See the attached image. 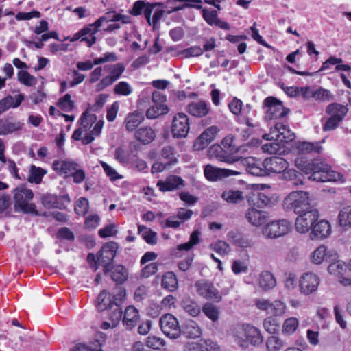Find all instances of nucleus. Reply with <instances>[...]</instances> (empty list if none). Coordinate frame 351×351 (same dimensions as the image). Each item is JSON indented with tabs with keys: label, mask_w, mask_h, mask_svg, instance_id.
I'll use <instances>...</instances> for the list:
<instances>
[{
	"label": "nucleus",
	"mask_w": 351,
	"mask_h": 351,
	"mask_svg": "<svg viewBox=\"0 0 351 351\" xmlns=\"http://www.w3.org/2000/svg\"><path fill=\"white\" fill-rule=\"evenodd\" d=\"M295 165L304 173L311 174L309 178L317 182L341 180L342 176L332 171L329 165L318 160L311 161L295 159Z\"/></svg>",
	"instance_id": "obj_1"
},
{
	"label": "nucleus",
	"mask_w": 351,
	"mask_h": 351,
	"mask_svg": "<svg viewBox=\"0 0 351 351\" xmlns=\"http://www.w3.org/2000/svg\"><path fill=\"white\" fill-rule=\"evenodd\" d=\"M119 248V245L117 242L109 241L103 244L96 256L89 253V268H93L96 271L97 265H101L104 272L107 274L108 267L115 258Z\"/></svg>",
	"instance_id": "obj_2"
},
{
	"label": "nucleus",
	"mask_w": 351,
	"mask_h": 351,
	"mask_svg": "<svg viewBox=\"0 0 351 351\" xmlns=\"http://www.w3.org/2000/svg\"><path fill=\"white\" fill-rule=\"evenodd\" d=\"M282 206L286 211L293 210L296 215L313 207L311 205L309 193L304 191H292L284 199Z\"/></svg>",
	"instance_id": "obj_3"
},
{
	"label": "nucleus",
	"mask_w": 351,
	"mask_h": 351,
	"mask_svg": "<svg viewBox=\"0 0 351 351\" xmlns=\"http://www.w3.org/2000/svg\"><path fill=\"white\" fill-rule=\"evenodd\" d=\"M34 193L32 189L21 185L14 190V208L16 211L38 215L34 204L32 203Z\"/></svg>",
	"instance_id": "obj_4"
},
{
	"label": "nucleus",
	"mask_w": 351,
	"mask_h": 351,
	"mask_svg": "<svg viewBox=\"0 0 351 351\" xmlns=\"http://www.w3.org/2000/svg\"><path fill=\"white\" fill-rule=\"evenodd\" d=\"M298 215L295 226L296 231L300 233H306L312 230L319 218V212L314 207Z\"/></svg>",
	"instance_id": "obj_5"
},
{
	"label": "nucleus",
	"mask_w": 351,
	"mask_h": 351,
	"mask_svg": "<svg viewBox=\"0 0 351 351\" xmlns=\"http://www.w3.org/2000/svg\"><path fill=\"white\" fill-rule=\"evenodd\" d=\"M263 108L265 109V119H276L284 117L289 113L282 103L274 97H267L263 101Z\"/></svg>",
	"instance_id": "obj_6"
},
{
	"label": "nucleus",
	"mask_w": 351,
	"mask_h": 351,
	"mask_svg": "<svg viewBox=\"0 0 351 351\" xmlns=\"http://www.w3.org/2000/svg\"><path fill=\"white\" fill-rule=\"evenodd\" d=\"M190 130L189 119L183 112L177 113L173 118L171 125V132L173 138H182L186 137Z\"/></svg>",
	"instance_id": "obj_7"
},
{
	"label": "nucleus",
	"mask_w": 351,
	"mask_h": 351,
	"mask_svg": "<svg viewBox=\"0 0 351 351\" xmlns=\"http://www.w3.org/2000/svg\"><path fill=\"white\" fill-rule=\"evenodd\" d=\"M160 326L162 332L171 339H177L181 334L178 321L171 314L167 313L161 317Z\"/></svg>",
	"instance_id": "obj_8"
},
{
	"label": "nucleus",
	"mask_w": 351,
	"mask_h": 351,
	"mask_svg": "<svg viewBox=\"0 0 351 351\" xmlns=\"http://www.w3.org/2000/svg\"><path fill=\"white\" fill-rule=\"evenodd\" d=\"M291 230L290 223L285 219L273 221L263 229V234L267 238H277L287 234Z\"/></svg>",
	"instance_id": "obj_9"
},
{
	"label": "nucleus",
	"mask_w": 351,
	"mask_h": 351,
	"mask_svg": "<svg viewBox=\"0 0 351 351\" xmlns=\"http://www.w3.org/2000/svg\"><path fill=\"white\" fill-rule=\"evenodd\" d=\"M126 296L125 290L121 289L116 295H111L106 291H102L98 295L96 302V307L100 312L108 310L112 308V304H115L117 300H124Z\"/></svg>",
	"instance_id": "obj_10"
},
{
	"label": "nucleus",
	"mask_w": 351,
	"mask_h": 351,
	"mask_svg": "<svg viewBox=\"0 0 351 351\" xmlns=\"http://www.w3.org/2000/svg\"><path fill=\"white\" fill-rule=\"evenodd\" d=\"M241 174L239 170H232L216 167L210 164L205 165L204 175L205 178L211 182H216L225 178Z\"/></svg>",
	"instance_id": "obj_11"
},
{
	"label": "nucleus",
	"mask_w": 351,
	"mask_h": 351,
	"mask_svg": "<svg viewBox=\"0 0 351 351\" xmlns=\"http://www.w3.org/2000/svg\"><path fill=\"white\" fill-rule=\"evenodd\" d=\"M320 283L319 278L312 272L304 273L300 278L299 287L301 293L308 295L315 292Z\"/></svg>",
	"instance_id": "obj_12"
},
{
	"label": "nucleus",
	"mask_w": 351,
	"mask_h": 351,
	"mask_svg": "<svg viewBox=\"0 0 351 351\" xmlns=\"http://www.w3.org/2000/svg\"><path fill=\"white\" fill-rule=\"evenodd\" d=\"M197 291L199 295L209 300L219 302L221 295L215 286L207 281H197L195 284Z\"/></svg>",
	"instance_id": "obj_13"
},
{
	"label": "nucleus",
	"mask_w": 351,
	"mask_h": 351,
	"mask_svg": "<svg viewBox=\"0 0 351 351\" xmlns=\"http://www.w3.org/2000/svg\"><path fill=\"white\" fill-rule=\"evenodd\" d=\"M241 165H246V171L251 175L255 176H267V171L265 169L264 160L261 161L255 158H240V161L238 162Z\"/></svg>",
	"instance_id": "obj_14"
},
{
	"label": "nucleus",
	"mask_w": 351,
	"mask_h": 351,
	"mask_svg": "<svg viewBox=\"0 0 351 351\" xmlns=\"http://www.w3.org/2000/svg\"><path fill=\"white\" fill-rule=\"evenodd\" d=\"M267 175L271 173H280L289 167V162L282 157L271 156L264 160Z\"/></svg>",
	"instance_id": "obj_15"
},
{
	"label": "nucleus",
	"mask_w": 351,
	"mask_h": 351,
	"mask_svg": "<svg viewBox=\"0 0 351 351\" xmlns=\"http://www.w3.org/2000/svg\"><path fill=\"white\" fill-rule=\"evenodd\" d=\"M125 71L123 63H117L109 66V75L104 77L97 84V90H101L117 81Z\"/></svg>",
	"instance_id": "obj_16"
},
{
	"label": "nucleus",
	"mask_w": 351,
	"mask_h": 351,
	"mask_svg": "<svg viewBox=\"0 0 351 351\" xmlns=\"http://www.w3.org/2000/svg\"><path fill=\"white\" fill-rule=\"evenodd\" d=\"M140 322L139 311L134 306H128L123 312L122 324L128 330H132Z\"/></svg>",
	"instance_id": "obj_17"
},
{
	"label": "nucleus",
	"mask_w": 351,
	"mask_h": 351,
	"mask_svg": "<svg viewBox=\"0 0 351 351\" xmlns=\"http://www.w3.org/2000/svg\"><path fill=\"white\" fill-rule=\"evenodd\" d=\"M209 155L215 157L218 160L227 163L239 162L240 158H234L232 154L222 145L216 144L212 145L209 149Z\"/></svg>",
	"instance_id": "obj_18"
},
{
	"label": "nucleus",
	"mask_w": 351,
	"mask_h": 351,
	"mask_svg": "<svg viewBox=\"0 0 351 351\" xmlns=\"http://www.w3.org/2000/svg\"><path fill=\"white\" fill-rule=\"evenodd\" d=\"M24 123L13 119H0V135L5 136L22 130Z\"/></svg>",
	"instance_id": "obj_19"
},
{
	"label": "nucleus",
	"mask_w": 351,
	"mask_h": 351,
	"mask_svg": "<svg viewBox=\"0 0 351 351\" xmlns=\"http://www.w3.org/2000/svg\"><path fill=\"white\" fill-rule=\"evenodd\" d=\"M88 108L84 111L80 118V125L74 131L72 138L75 141L82 140L83 144H88Z\"/></svg>",
	"instance_id": "obj_20"
},
{
	"label": "nucleus",
	"mask_w": 351,
	"mask_h": 351,
	"mask_svg": "<svg viewBox=\"0 0 351 351\" xmlns=\"http://www.w3.org/2000/svg\"><path fill=\"white\" fill-rule=\"evenodd\" d=\"M186 111L193 117L202 118L209 114L210 108L204 101H193L187 105Z\"/></svg>",
	"instance_id": "obj_21"
},
{
	"label": "nucleus",
	"mask_w": 351,
	"mask_h": 351,
	"mask_svg": "<svg viewBox=\"0 0 351 351\" xmlns=\"http://www.w3.org/2000/svg\"><path fill=\"white\" fill-rule=\"evenodd\" d=\"M202 17L210 25H215L219 28L225 30L230 29V25L218 17V14L216 10H210L208 9H202Z\"/></svg>",
	"instance_id": "obj_22"
},
{
	"label": "nucleus",
	"mask_w": 351,
	"mask_h": 351,
	"mask_svg": "<svg viewBox=\"0 0 351 351\" xmlns=\"http://www.w3.org/2000/svg\"><path fill=\"white\" fill-rule=\"evenodd\" d=\"M268 217L265 211L258 210L254 208L247 210L245 218L247 221L254 226H260L264 224Z\"/></svg>",
	"instance_id": "obj_23"
},
{
	"label": "nucleus",
	"mask_w": 351,
	"mask_h": 351,
	"mask_svg": "<svg viewBox=\"0 0 351 351\" xmlns=\"http://www.w3.org/2000/svg\"><path fill=\"white\" fill-rule=\"evenodd\" d=\"M245 335L246 339L254 346H259L263 341V337L260 330L256 327L247 324L241 329Z\"/></svg>",
	"instance_id": "obj_24"
},
{
	"label": "nucleus",
	"mask_w": 351,
	"mask_h": 351,
	"mask_svg": "<svg viewBox=\"0 0 351 351\" xmlns=\"http://www.w3.org/2000/svg\"><path fill=\"white\" fill-rule=\"evenodd\" d=\"M111 279L117 284L125 282L129 276L128 270L122 265L112 266L110 270L108 269Z\"/></svg>",
	"instance_id": "obj_25"
},
{
	"label": "nucleus",
	"mask_w": 351,
	"mask_h": 351,
	"mask_svg": "<svg viewBox=\"0 0 351 351\" xmlns=\"http://www.w3.org/2000/svg\"><path fill=\"white\" fill-rule=\"evenodd\" d=\"M184 185V180L179 176H171L166 179L165 181H158L157 186L161 191H171Z\"/></svg>",
	"instance_id": "obj_26"
},
{
	"label": "nucleus",
	"mask_w": 351,
	"mask_h": 351,
	"mask_svg": "<svg viewBox=\"0 0 351 351\" xmlns=\"http://www.w3.org/2000/svg\"><path fill=\"white\" fill-rule=\"evenodd\" d=\"M321 142L310 143V142H298L296 144L295 149L298 154H319L322 151Z\"/></svg>",
	"instance_id": "obj_27"
},
{
	"label": "nucleus",
	"mask_w": 351,
	"mask_h": 351,
	"mask_svg": "<svg viewBox=\"0 0 351 351\" xmlns=\"http://www.w3.org/2000/svg\"><path fill=\"white\" fill-rule=\"evenodd\" d=\"M77 167V164L71 161L56 160L53 162V169L60 175L66 176H71Z\"/></svg>",
	"instance_id": "obj_28"
},
{
	"label": "nucleus",
	"mask_w": 351,
	"mask_h": 351,
	"mask_svg": "<svg viewBox=\"0 0 351 351\" xmlns=\"http://www.w3.org/2000/svg\"><path fill=\"white\" fill-rule=\"evenodd\" d=\"M144 119L143 114L138 111L129 113L124 120L126 130L128 131L134 130L144 121Z\"/></svg>",
	"instance_id": "obj_29"
},
{
	"label": "nucleus",
	"mask_w": 351,
	"mask_h": 351,
	"mask_svg": "<svg viewBox=\"0 0 351 351\" xmlns=\"http://www.w3.org/2000/svg\"><path fill=\"white\" fill-rule=\"evenodd\" d=\"M135 137L142 143L148 144L154 140L156 133L151 127H141L136 130Z\"/></svg>",
	"instance_id": "obj_30"
},
{
	"label": "nucleus",
	"mask_w": 351,
	"mask_h": 351,
	"mask_svg": "<svg viewBox=\"0 0 351 351\" xmlns=\"http://www.w3.org/2000/svg\"><path fill=\"white\" fill-rule=\"evenodd\" d=\"M258 284L263 290L268 291L276 287V280L273 274L268 271H263L259 275Z\"/></svg>",
	"instance_id": "obj_31"
},
{
	"label": "nucleus",
	"mask_w": 351,
	"mask_h": 351,
	"mask_svg": "<svg viewBox=\"0 0 351 351\" xmlns=\"http://www.w3.org/2000/svg\"><path fill=\"white\" fill-rule=\"evenodd\" d=\"M330 232L329 223L326 220H321L314 225L311 234H313L317 239H324L328 237Z\"/></svg>",
	"instance_id": "obj_32"
},
{
	"label": "nucleus",
	"mask_w": 351,
	"mask_h": 351,
	"mask_svg": "<svg viewBox=\"0 0 351 351\" xmlns=\"http://www.w3.org/2000/svg\"><path fill=\"white\" fill-rule=\"evenodd\" d=\"M348 110L346 106L337 103H332L326 107V113L333 118L339 119L340 121H342L346 115Z\"/></svg>",
	"instance_id": "obj_33"
},
{
	"label": "nucleus",
	"mask_w": 351,
	"mask_h": 351,
	"mask_svg": "<svg viewBox=\"0 0 351 351\" xmlns=\"http://www.w3.org/2000/svg\"><path fill=\"white\" fill-rule=\"evenodd\" d=\"M123 300H117L115 304H112V307L109 308L108 311H110L109 319L112 322L113 326H117L119 324L120 320H122L123 312L121 309V304Z\"/></svg>",
	"instance_id": "obj_34"
},
{
	"label": "nucleus",
	"mask_w": 351,
	"mask_h": 351,
	"mask_svg": "<svg viewBox=\"0 0 351 351\" xmlns=\"http://www.w3.org/2000/svg\"><path fill=\"white\" fill-rule=\"evenodd\" d=\"M221 198L228 204H239L244 199L243 192L239 190L228 189L224 191L221 194Z\"/></svg>",
	"instance_id": "obj_35"
},
{
	"label": "nucleus",
	"mask_w": 351,
	"mask_h": 351,
	"mask_svg": "<svg viewBox=\"0 0 351 351\" xmlns=\"http://www.w3.org/2000/svg\"><path fill=\"white\" fill-rule=\"evenodd\" d=\"M269 140L271 141L267 143L262 146L263 152L280 155L285 152V146L283 143L276 141L275 139Z\"/></svg>",
	"instance_id": "obj_36"
},
{
	"label": "nucleus",
	"mask_w": 351,
	"mask_h": 351,
	"mask_svg": "<svg viewBox=\"0 0 351 351\" xmlns=\"http://www.w3.org/2000/svg\"><path fill=\"white\" fill-rule=\"evenodd\" d=\"M162 287L171 292L178 288V281L174 272L168 271L164 274L162 278Z\"/></svg>",
	"instance_id": "obj_37"
},
{
	"label": "nucleus",
	"mask_w": 351,
	"mask_h": 351,
	"mask_svg": "<svg viewBox=\"0 0 351 351\" xmlns=\"http://www.w3.org/2000/svg\"><path fill=\"white\" fill-rule=\"evenodd\" d=\"M332 256L330 252L327 251V248L324 245H320L313 253L311 261L313 263L319 265L324 261H330V258Z\"/></svg>",
	"instance_id": "obj_38"
},
{
	"label": "nucleus",
	"mask_w": 351,
	"mask_h": 351,
	"mask_svg": "<svg viewBox=\"0 0 351 351\" xmlns=\"http://www.w3.org/2000/svg\"><path fill=\"white\" fill-rule=\"evenodd\" d=\"M169 111V109L166 104H154L147 110L146 117L149 119H154L161 115L167 114Z\"/></svg>",
	"instance_id": "obj_39"
},
{
	"label": "nucleus",
	"mask_w": 351,
	"mask_h": 351,
	"mask_svg": "<svg viewBox=\"0 0 351 351\" xmlns=\"http://www.w3.org/2000/svg\"><path fill=\"white\" fill-rule=\"evenodd\" d=\"M202 330L198 324L192 320L188 321L184 327L183 335L187 338L195 339L199 337Z\"/></svg>",
	"instance_id": "obj_40"
},
{
	"label": "nucleus",
	"mask_w": 351,
	"mask_h": 351,
	"mask_svg": "<svg viewBox=\"0 0 351 351\" xmlns=\"http://www.w3.org/2000/svg\"><path fill=\"white\" fill-rule=\"evenodd\" d=\"M282 173L283 179L291 182L293 186H297L299 184H302L303 181L302 180V175L298 171L288 168Z\"/></svg>",
	"instance_id": "obj_41"
},
{
	"label": "nucleus",
	"mask_w": 351,
	"mask_h": 351,
	"mask_svg": "<svg viewBox=\"0 0 351 351\" xmlns=\"http://www.w3.org/2000/svg\"><path fill=\"white\" fill-rule=\"evenodd\" d=\"M46 171L40 167L31 165L29 170L27 180L30 183L40 184Z\"/></svg>",
	"instance_id": "obj_42"
},
{
	"label": "nucleus",
	"mask_w": 351,
	"mask_h": 351,
	"mask_svg": "<svg viewBox=\"0 0 351 351\" xmlns=\"http://www.w3.org/2000/svg\"><path fill=\"white\" fill-rule=\"evenodd\" d=\"M138 233L142 236L143 239L150 245H155L157 243V234L150 228L139 225L138 226Z\"/></svg>",
	"instance_id": "obj_43"
},
{
	"label": "nucleus",
	"mask_w": 351,
	"mask_h": 351,
	"mask_svg": "<svg viewBox=\"0 0 351 351\" xmlns=\"http://www.w3.org/2000/svg\"><path fill=\"white\" fill-rule=\"evenodd\" d=\"M105 17L106 18V21L108 20L113 22L112 23L108 25V26L104 29L106 32H112L119 29L120 26L117 22L121 21L123 23H126L128 22L129 19L128 16H123L119 14H113L112 19H110V16Z\"/></svg>",
	"instance_id": "obj_44"
},
{
	"label": "nucleus",
	"mask_w": 351,
	"mask_h": 351,
	"mask_svg": "<svg viewBox=\"0 0 351 351\" xmlns=\"http://www.w3.org/2000/svg\"><path fill=\"white\" fill-rule=\"evenodd\" d=\"M202 311L213 322H217L219 318V309L212 303H205L202 307Z\"/></svg>",
	"instance_id": "obj_45"
},
{
	"label": "nucleus",
	"mask_w": 351,
	"mask_h": 351,
	"mask_svg": "<svg viewBox=\"0 0 351 351\" xmlns=\"http://www.w3.org/2000/svg\"><path fill=\"white\" fill-rule=\"evenodd\" d=\"M347 270L346 263L342 261H337L328 266V271L330 274L340 277L343 276Z\"/></svg>",
	"instance_id": "obj_46"
},
{
	"label": "nucleus",
	"mask_w": 351,
	"mask_h": 351,
	"mask_svg": "<svg viewBox=\"0 0 351 351\" xmlns=\"http://www.w3.org/2000/svg\"><path fill=\"white\" fill-rule=\"evenodd\" d=\"M228 236L233 239L234 243L239 247L247 248L251 247L254 245L253 241L249 238L243 235L236 234L234 232H229Z\"/></svg>",
	"instance_id": "obj_47"
},
{
	"label": "nucleus",
	"mask_w": 351,
	"mask_h": 351,
	"mask_svg": "<svg viewBox=\"0 0 351 351\" xmlns=\"http://www.w3.org/2000/svg\"><path fill=\"white\" fill-rule=\"evenodd\" d=\"M182 305L184 311L191 316H197L201 312L200 306L190 299L183 300Z\"/></svg>",
	"instance_id": "obj_48"
},
{
	"label": "nucleus",
	"mask_w": 351,
	"mask_h": 351,
	"mask_svg": "<svg viewBox=\"0 0 351 351\" xmlns=\"http://www.w3.org/2000/svg\"><path fill=\"white\" fill-rule=\"evenodd\" d=\"M18 80L27 86H34L37 83L36 78L27 71H20L17 73Z\"/></svg>",
	"instance_id": "obj_49"
},
{
	"label": "nucleus",
	"mask_w": 351,
	"mask_h": 351,
	"mask_svg": "<svg viewBox=\"0 0 351 351\" xmlns=\"http://www.w3.org/2000/svg\"><path fill=\"white\" fill-rule=\"evenodd\" d=\"M106 336L101 332L95 333L93 341L91 342L92 346H89V351H103L101 347L106 342Z\"/></svg>",
	"instance_id": "obj_50"
},
{
	"label": "nucleus",
	"mask_w": 351,
	"mask_h": 351,
	"mask_svg": "<svg viewBox=\"0 0 351 351\" xmlns=\"http://www.w3.org/2000/svg\"><path fill=\"white\" fill-rule=\"evenodd\" d=\"M339 223L341 226H351V206L341 209L339 213Z\"/></svg>",
	"instance_id": "obj_51"
},
{
	"label": "nucleus",
	"mask_w": 351,
	"mask_h": 351,
	"mask_svg": "<svg viewBox=\"0 0 351 351\" xmlns=\"http://www.w3.org/2000/svg\"><path fill=\"white\" fill-rule=\"evenodd\" d=\"M280 322L275 317H268L263 322V327L270 334H275L279 329Z\"/></svg>",
	"instance_id": "obj_52"
},
{
	"label": "nucleus",
	"mask_w": 351,
	"mask_h": 351,
	"mask_svg": "<svg viewBox=\"0 0 351 351\" xmlns=\"http://www.w3.org/2000/svg\"><path fill=\"white\" fill-rule=\"evenodd\" d=\"M75 212L80 216L84 217V223H88V217L86 214L88 212V199L86 198H80L75 206Z\"/></svg>",
	"instance_id": "obj_53"
},
{
	"label": "nucleus",
	"mask_w": 351,
	"mask_h": 351,
	"mask_svg": "<svg viewBox=\"0 0 351 351\" xmlns=\"http://www.w3.org/2000/svg\"><path fill=\"white\" fill-rule=\"evenodd\" d=\"M106 17H100L93 24L89 25V47L96 41V37L94 34L99 30L101 23L106 21Z\"/></svg>",
	"instance_id": "obj_54"
},
{
	"label": "nucleus",
	"mask_w": 351,
	"mask_h": 351,
	"mask_svg": "<svg viewBox=\"0 0 351 351\" xmlns=\"http://www.w3.org/2000/svg\"><path fill=\"white\" fill-rule=\"evenodd\" d=\"M298 320L295 317L287 319L283 324L282 332L287 335L293 333L298 327Z\"/></svg>",
	"instance_id": "obj_55"
},
{
	"label": "nucleus",
	"mask_w": 351,
	"mask_h": 351,
	"mask_svg": "<svg viewBox=\"0 0 351 351\" xmlns=\"http://www.w3.org/2000/svg\"><path fill=\"white\" fill-rule=\"evenodd\" d=\"M210 247L220 255L227 254L231 250V247L229 244L223 241H218L215 243H211Z\"/></svg>",
	"instance_id": "obj_56"
},
{
	"label": "nucleus",
	"mask_w": 351,
	"mask_h": 351,
	"mask_svg": "<svg viewBox=\"0 0 351 351\" xmlns=\"http://www.w3.org/2000/svg\"><path fill=\"white\" fill-rule=\"evenodd\" d=\"M313 97L316 100L321 101H332L335 99V96L330 93V90L319 88L313 93Z\"/></svg>",
	"instance_id": "obj_57"
},
{
	"label": "nucleus",
	"mask_w": 351,
	"mask_h": 351,
	"mask_svg": "<svg viewBox=\"0 0 351 351\" xmlns=\"http://www.w3.org/2000/svg\"><path fill=\"white\" fill-rule=\"evenodd\" d=\"M288 128H289L282 123H276L274 128H271L270 133L264 134L263 138L265 139H275L276 141L277 138L276 137V135L280 133L282 134V132Z\"/></svg>",
	"instance_id": "obj_58"
},
{
	"label": "nucleus",
	"mask_w": 351,
	"mask_h": 351,
	"mask_svg": "<svg viewBox=\"0 0 351 351\" xmlns=\"http://www.w3.org/2000/svg\"><path fill=\"white\" fill-rule=\"evenodd\" d=\"M57 106L63 111L69 112L73 108L74 104L71 99L70 95L66 94L58 100Z\"/></svg>",
	"instance_id": "obj_59"
},
{
	"label": "nucleus",
	"mask_w": 351,
	"mask_h": 351,
	"mask_svg": "<svg viewBox=\"0 0 351 351\" xmlns=\"http://www.w3.org/2000/svg\"><path fill=\"white\" fill-rule=\"evenodd\" d=\"M8 109L15 108L21 105L24 99L23 94H18L15 96L9 95L4 98Z\"/></svg>",
	"instance_id": "obj_60"
},
{
	"label": "nucleus",
	"mask_w": 351,
	"mask_h": 351,
	"mask_svg": "<svg viewBox=\"0 0 351 351\" xmlns=\"http://www.w3.org/2000/svg\"><path fill=\"white\" fill-rule=\"evenodd\" d=\"M221 145L230 151L231 154L236 153L239 151L237 146L234 144V138L232 134L226 136L222 140Z\"/></svg>",
	"instance_id": "obj_61"
},
{
	"label": "nucleus",
	"mask_w": 351,
	"mask_h": 351,
	"mask_svg": "<svg viewBox=\"0 0 351 351\" xmlns=\"http://www.w3.org/2000/svg\"><path fill=\"white\" fill-rule=\"evenodd\" d=\"M285 309L286 306L283 302L280 300H275L270 304L269 312L274 316H279L285 312Z\"/></svg>",
	"instance_id": "obj_62"
},
{
	"label": "nucleus",
	"mask_w": 351,
	"mask_h": 351,
	"mask_svg": "<svg viewBox=\"0 0 351 351\" xmlns=\"http://www.w3.org/2000/svg\"><path fill=\"white\" fill-rule=\"evenodd\" d=\"M114 92L117 95L127 96L132 93V88L128 83L125 82H120L115 86Z\"/></svg>",
	"instance_id": "obj_63"
},
{
	"label": "nucleus",
	"mask_w": 351,
	"mask_h": 351,
	"mask_svg": "<svg viewBox=\"0 0 351 351\" xmlns=\"http://www.w3.org/2000/svg\"><path fill=\"white\" fill-rule=\"evenodd\" d=\"M282 346V341L276 336H271L267 341V348L269 351H278Z\"/></svg>",
	"instance_id": "obj_64"
}]
</instances>
